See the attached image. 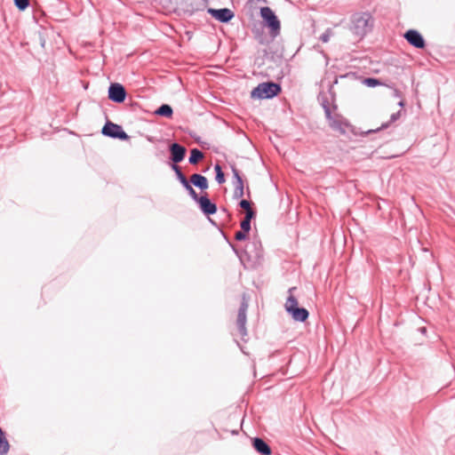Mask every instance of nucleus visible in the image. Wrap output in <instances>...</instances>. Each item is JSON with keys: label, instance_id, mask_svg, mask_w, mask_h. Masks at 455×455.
<instances>
[{"label": "nucleus", "instance_id": "f257e3e1", "mask_svg": "<svg viewBox=\"0 0 455 455\" xmlns=\"http://www.w3.org/2000/svg\"><path fill=\"white\" fill-rule=\"evenodd\" d=\"M372 27L373 20L369 12H358L351 17L350 30L358 39H362Z\"/></svg>", "mask_w": 455, "mask_h": 455}, {"label": "nucleus", "instance_id": "f03ea898", "mask_svg": "<svg viewBox=\"0 0 455 455\" xmlns=\"http://www.w3.org/2000/svg\"><path fill=\"white\" fill-rule=\"evenodd\" d=\"M281 91V87L275 83H262L255 87L251 92L252 99H270L276 96Z\"/></svg>", "mask_w": 455, "mask_h": 455}, {"label": "nucleus", "instance_id": "7ed1b4c3", "mask_svg": "<svg viewBox=\"0 0 455 455\" xmlns=\"http://www.w3.org/2000/svg\"><path fill=\"white\" fill-rule=\"evenodd\" d=\"M260 16L269 28L271 35L277 36L281 29V24L272 9L267 6L261 7Z\"/></svg>", "mask_w": 455, "mask_h": 455}, {"label": "nucleus", "instance_id": "20e7f679", "mask_svg": "<svg viewBox=\"0 0 455 455\" xmlns=\"http://www.w3.org/2000/svg\"><path fill=\"white\" fill-rule=\"evenodd\" d=\"M298 304L297 299L290 295L285 302V309L291 315L294 320L304 322L308 317V312L305 308L299 307Z\"/></svg>", "mask_w": 455, "mask_h": 455}, {"label": "nucleus", "instance_id": "39448f33", "mask_svg": "<svg viewBox=\"0 0 455 455\" xmlns=\"http://www.w3.org/2000/svg\"><path fill=\"white\" fill-rule=\"evenodd\" d=\"M102 133L106 136L127 140L128 135L123 131L122 127L111 122H108L102 128Z\"/></svg>", "mask_w": 455, "mask_h": 455}, {"label": "nucleus", "instance_id": "423d86ee", "mask_svg": "<svg viewBox=\"0 0 455 455\" xmlns=\"http://www.w3.org/2000/svg\"><path fill=\"white\" fill-rule=\"evenodd\" d=\"M126 97L124 87L120 84H111L108 88V98L117 103L124 102Z\"/></svg>", "mask_w": 455, "mask_h": 455}, {"label": "nucleus", "instance_id": "0eeeda50", "mask_svg": "<svg viewBox=\"0 0 455 455\" xmlns=\"http://www.w3.org/2000/svg\"><path fill=\"white\" fill-rule=\"evenodd\" d=\"M404 37L410 44L416 48H424L425 46V41L422 36L417 30H408L404 34Z\"/></svg>", "mask_w": 455, "mask_h": 455}, {"label": "nucleus", "instance_id": "6e6552de", "mask_svg": "<svg viewBox=\"0 0 455 455\" xmlns=\"http://www.w3.org/2000/svg\"><path fill=\"white\" fill-rule=\"evenodd\" d=\"M208 12L213 18L222 22H228L234 17L233 12L228 8L219 10L211 8Z\"/></svg>", "mask_w": 455, "mask_h": 455}, {"label": "nucleus", "instance_id": "1a4fd4ad", "mask_svg": "<svg viewBox=\"0 0 455 455\" xmlns=\"http://www.w3.org/2000/svg\"><path fill=\"white\" fill-rule=\"evenodd\" d=\"M326 114H327V117L329 120V125L332 129L339 131L341 133H344L345 132L344 126L347 125V122L345 121V119L339 116H331L329 110L326 111Z\"/></svg>", "mask_w": 455, "mask_h": 455}, {"label": "nucleus", "instance_id": "9d476101", "mask_svg": "<svg viewBox=\"0 0 455 455\" xmlns=\"http://www.w3.org/2000/svg\"><path fill=\"white\" fill-rule=\"evenodd\" d=\"M196 202L199 204L200 208L204 213L207 215L214 214L217 212L216 204L212 203L211 200L205 196L199 197Z\"/></svg>", "mask_w": 455, "mask_h": 455}, {"label": "nucleus", "instance_id": "9b49d317", "mask_svg": "<svg viewBox=\"0 0 455 455\" xmlns=\"http://www.w3.org/2000/svg\"><path fill=\"white\" fill-rule=\"evenodd\" d=\"M171 154H172V160L174 163H180V161L183 160V158L185 156L186 148L178 143H173L171 146Z\"/></svg>", "mask_w": 455, "mask_h": 455}, {"label": "nucleus", "instance_id": "f8f14e48", "mask_svg": "<svg viewBox=\"0 0 455 455\" xmlns=\"http://www.w3.org/2000/svg\"><path fill=\"white\" fill-rule=\"evenodd\" d=\"M254 449L262 455H270L271 449L268 444L260 438H254L252 440Z\"/></svg>", "mask_w": 455, "mask_h": 455}, {"label": "nucleus", "instance_id": "ddd939ff", "mask_svg": "<svg viewBox=\"0 0 455 455\" xmlns=\"http://www.w3.org/2000/svg\"><path fill=\"white\" fill-rule=\"evenodd\" d=\"M190 181L193 185L196 187L201 188V189H206L208 188V181L207 179L201 175L195 173L190 177Z\"/></svg>", "mask_w": 455, "mask_h": 455}, {"label": "nucleus", "instance_id": "4468645a", "mask_svg": "<svg viewBox=\"0 0 455 455\" xmlns=\"http://www.w3.org/2000/svg\"><path fill=\"white\" fill-rule=\"evenodd\" d=\"M245 322H246V306H243L237 315L236 323L242 333L245 331Z\"/></svg>", "mask_w": 455, "mask_h": 455}, {"label": "nucleus", "instance_id": "2eb2a0df", "mask_svg": "<svg viewBox=\"0 0 455 455\" xmlns=\"http://www.w3.org/2000/svg\"><path fill=\"white\" fill-rule=\"evenodd\" d=\"M10 443L4 431L0 428V455L6 454L9 451Z\"/></svg>", "mask_w": 455, "mask_h": 455}, {"label": "nucleus", "instance_id": "dca6fc26", "mask_svg": "<svg viewBox=\"0 0 455 455\" xmlns=\"http://www.w3.org/2000/svg\"><path fill=\"white\" fill-rule=\"evenodd\" d=\"M203 158H204V154L200 150H198L196 148H194L191 150L190 157H189V163L191 164H197Z\"/></svg>", "mask_w": 455, "mask_h": 455}, {"label": "nucleus", "instance_id": "f3484780", "mask_svg": "<svg viewBox=\"0 0 455 455\" xmlns=\"http://www.w3.org/2000/svg\"><path fill=\"white\" fill-rule=\"evenodd\" d=\"M156 114L162 116L172 117V108L169 105L164 104L156 111Z\"/></svg>", "mask_w": 455, "mask_h": 455}, {"label": "nucleus", "instance_id": "a211bd4d", "mask_svg": "<svg viewBox=\"0 0 455 455\" xmlns=\"http://www.w3.org/2000/svg\"><path fill=\"white\" fill-rule=\"evenodd\" d=\"M215 172H216V180L218 181L219 184H222L225 182V177H224V173L221 170V167L219 165V164H216L215 165Z\"/></svg>", "mask_w": 455, "mask_h": 455}, {"label": "nucleus", "instance_id": "6ab92c4d", "mask_svg": "<svg viewBox=\"0 0 455 455\" xmlns=\"http://www.w3.org/2000/svg\"><path fill=\"white\" fill-rule=\"evenodd\" d=\"M183 186L189 192V195L192 196V198L194 200L197 201L199 197H198L196 192L195 191V189L191 187V185L188 183V181L187 180H184Z\"/></svg>", "mask_w": 455, "mask_h": 455}, {"label": "nucleus", "instance_id": "aec40b11", "mask_svg": "<svg viewBox=\"0 0 455 455\" xmlns=\"http://www.w3.org/2000/svg\"><path fill=\"white\" fill-rule=\"evenodd\" d=\"M363 84L368 87H374L377 85H380L381 82L376 78L369 77V78L363 79Z\"/></svg>", "mask_w": 455, "mask_h": 455}, {"label": "nucleus", "instance_id": "412c9836", "mask_svg": "<svg viewBox=\"0 0 455 455\" xmlns=\"http://www.w3.org/2000/svg\"><path fill=\"white\" fill-rule=\"evenodd\" d=\"M244 194V191H243V182H241V183H236L235 184V195L237 196V197H242Z\"/></svg>", "mask_w": 455, "mask_h": 455}, {"label": "nucleus", "instance_id": "4be33fe9", "mask_svg": "<svg viewBox=\"0 0 455 455\" xmlns=\"http://www.w3.org/2000/svg\"><path fill=\"white\" fill-rule=\"evenodd\" d=\"M15 5L20 10L23 11L28 6V0H13Z\"/></svg>", "mask_w": 455, "mask_h": 455}, {"label": "nucleus", "instance_id": "5701e85b", "mask_svg": "<svg viewBox=\"0 0 455 455\" xmlns=\"http://www.w3.org/2000/svg\"><path fill=\"white\" fill-rule=\"evenodd\" d=\"M332 35V32L331 29H328L326 30L323 34L321 35L320 36V40L323 42V43H327L329 42L331 36Z\"/></svg>", "mask_w": 455, "mask_h": 455}, {"label": "nucleus", "instance_id": "b1692460", "mask_svg": "<svg viewBox=\"0 0 455 455\" xmlns=\"http://www.w3.org/2000/svg\"><path fill=\"white\" fill-rule=\"evenodd\" d=\"M241 228L245 232H249L251 229V220L245 219L241 222Z\"/></svg>", "mask_w": 455, "mask_h": 455}, {"label": "nucleus", "instance_id": "393cba45", "mask_svg": "<svg viewBox=\"0 0 455 455\" xmlns=\"http://www.w3.org/2000/svg\"><path fill=\"white\" fill-rule=\"evenodd\" d=\"M248 233L249 232H245L244 230L242 229V230L237 231L235 233V237L236 240L242 241V240H244L246 238Z\"/></svg>", "mask_w": 455, "mask_h": 455}, {"label": "nucleus", "instance_id": "a878e982", "mask_svg": "<svg viewBox=\"0 0 455 455\" xmlns=\"http://www.w3.org/2000/svg\"><path fill=\"white\" fill-rule=\"evenodd\" d=\"M232 172H233L235 179L236 180V183L243 182L239 174L238 170L235 166H232Z\"/></svg>", "mask_w": 455, "mask_h": 455}, {"label": "nucleus", "instance_id": "bb28decb", "mask_svg": "<svg viewBox=\"0 0 455 455\" xmlns=\"http://www.w3.org/2000/svg\"><path fill=\"white\" fill-rule=\"evenodd\" d=\"M173 168L176 171L177 175H178L180 182L183 184L184 180H187L186 177L182 174V172H180L179 166L174 165Z\"/></svg>", "mask_w": 455, "mask_h": 455}, {"label": "nucleus", "instance_id": "cd10ccee", "mask_svg": "<svg viewBox=\"0 0 455 455\" xmlns=\"http://www.w3.org/2000/svg\"><path fill=\"white\" fill-rule=\"evenodd\" d=\"M239 204L245 211H247L248 209H251V203L247 200H242Z\"/></svg>", "mask_w": 455, "mask_h": 455}, {"label": "nucleus", "instance_id": "c85d7f7f", "mask_svg": "<svg viewBox=\"0 0 455 455\" xmlns=\"http://www.w3.org/2000/svg\"><path fill=\"white\" fill-rule=\"evenodd\" d=\"M246 212L245 219L251 220L254 217V212L252 209H248Z\"/></svg>", "mask_w": 455, "mask_h": 455}, {"label": "nucleus", "instance_id": "c756f323", "mask_svg": "<svg viewBox=\"0 0 455 455\" xmlns=\"http://www.w3.org/2000/svg\"><path fill=\"white\" fill-rule=\"evenodd\" d=\"M293 290H295V288H294V287H293V288H291V289H290V291H290V292H291Z\"/></svg>", "mask_w": 455, "mask_h": 455}]
</instances>
